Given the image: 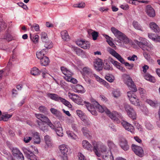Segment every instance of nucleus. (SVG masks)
I'll use <instances>...</instances> for the list:
<instances>
[{"label":"nucleus","instance_id":"1","mask_svg":"<svg viewBox=\"0 0 160 160\" xmlns=\"http://www.w3.org/2000/svg\"><path fill=\"white\" fill-rule=\"evenodd\" d=\"M124 81L130 89L132 90L127 92V95L130 103L135 106H140V101L134 93L137 91V89L132 79L129 75H126L124 77Z\"/></svg>","mask_w":160,"mask_h":160},{"label":"nucleus","instance_id":"2","mask_svg":"<svg viewBox=\"0 0 160 160\" xmlns=\"http://www.w3.org/2000/svg\"><path fill=\"white\" fill-rule=\"evenodd\" d=\"M96 108L98 109V111L101 112H105L106 114L115 122L119 123L120 122V119H122L121 114L116 111L111 112L105 106H102L99 104L96 101L94 103Z\"/></svg>","mask_w":160,"mask_h":160},{"label":"nucleus","instance_id":"3","mask_svg":"<svg viewBox=\"0 0 160 160\" xmlns=\"http://www.w3.org/2000/svg\"><path fill=\"white\" fill-rule=\"evenodd\" d=\"M138 40H135L134 42L137 45L144 51L150 52L153 48V45L148 42L146 38L140 37Z\"/></svg>","mask_w":160,"mask_h":160},{"label":"nucleus","instance_id":"4","mask_svg":"<svg viewBox=\"0 0 160 160\" xmlns=\"http://www.w3.org/2000/svg\"><path fill=\"white\" fill-rule=\"evenodd\" d=\"M108 50L110 54L116 58L121 63L124 64L125 66L128 69L130 70H131L133 69L134 66L133 64H130L128 62H126L125 60L122 57L112 48H109Z\"/></svg>","mask_w":160,"mask_h":160},{"label":"nucleus","instance_id":"5","mask_svg":"<svg viewBox=\"0 0 160 160\" xmlns=\"http://www.w3.org/2000/svg\"><path fill=\"white\" fill-rule=\"evenodd\" d=\"M111 29L112 32L119 41V42H123L125 44L129 43L128 38L123 33L114 27L111 28Z\"/></svg>","mask_w":160,"mask_h":160},{"label":"nucleus","instance_id":"6","mask_svg":"<svg viewBox=\"0 0 160 160\" xmlns=\"http://www.w3.org/2000/svg\"><path fill=\"white\" fill-rule=\"evenodd\" d=\"M47 96L50 99L55 101L61 102L64 105L69 108H71L72 106L70 102L60 96L58 94L53 93H48Z\"/></svg>","mask_w":160,"mask_h":160},{"label":"nucleus","instance_id":"7","mask_svg":"<svg viewBox=\"0 0 160 160\" xmlns=\"http://www.w3.org/2000/svg\"><path fill=\"white\" fill-rule=\"evenodd\" d=\"M92 70L89 67L87 66L84 67L81 72L83 78L86 82L88 83H91V80L88 78V77L92 78L93 74Z\"/></svg>","mask_w":160,"mask_h":160},{"label":"nucleus","instance_id":"8","mask_svg":"<svg viewBox=\"0 0 160 160\" xmlns=\"http://www.w3.org/2000/svg\"><path fill=\"white\" fill-rule=\"evenodd\" d=\"M125 111L128 115L133 120L136 119V114L133 108L129 104L124 103L123 104Z\"/></svg>","mask_w":160,"mask_h":160},{"label":"nucleus","instance_id":"9","mask_svg":"<svg viewBox=\"0 0 160 160\" xmlns=\"http://www.w3.org/2000/svg\"><path fill=\"white\" fill-rule=\"evenodd\" d=\"M13 156L17 160H24V156L22 153L17 148H11Z\"/></svg>","mask_w":160,"mask_h":160},{"label":"nucleus","instance_id":"10","mask_svg":"<svg viewBox=\"0 0 160 160\" xmlns=\"http://www.w3.org/2000/svg\"><path fill=\"white\" fill-rule=\"evenodd\" d=\"M132 148L135 154L139 157H142L144 156V151L141 147L132 144Z\"/></svg>","mask_w":160,"mask_h":160},{"label":"nucleus","instance_id":"11","mask_svg":"<svg viewBox=\"0 0 160 160\" xmlns=\"http://www.w3.org/2000/svg\"><path fill=\"white\" fill-rule=\"evenodd\" d=\"M22 150L26 157L28 159L30 160H37L36 156L30 151L28 148L23 147Z\"/></svg>","mask_w":160,"mask_h":160},{"label":"nucleus","instance_id":"12","mask_svg":"<svg viewBox=\"0 0 160 160\" xmlns=\"http://www.w3.org/2000/svg\"><path fill=\"white\" fill-rule=\"evenodd\" d=\"M59 148L61 152L63 155L62 157V160H68L67 153L68 152L67 146L64 144H62L59 146Z\"/></svg>","mask_w":160,"mask_h":160},{"label":"nucleus","instance_id":"13","mask_svg":"<svg viewBox=\"0 0 160 160\" xmlns=\"http://www.w3.org/2000/svg\"><path fill=\"white\" fill-rule=\"evenodd\" d=\"M103 65L102 60L99 58L95 59L93 62L94 69L98 71H100L102 70Z\"/></svg>","mask_w":160,"mask_h":160},{"label":"nucleus","instance_id":"14","mask_svg":"<svg viewBox=\"0 0 160 160\" xmlns=\"http://www.w3.org/2000/svg\"><path fill=\"white\" fill-rule=\"evenodd\" d=\"M77 44L84 49H88L90 47L89 42L82 40H78L76 41Z\"/></svg>","mask_w":160,"mask_h":160},{"label":"nucleus","instance_id":"15","mask_svg":"<svg viewBox=\"0 0 160 160\" xmlns=\"http://www.w3.org/2000/svg\"><path fill=\"white\" fill-rule=\"evenodd\" d=\"M122 126L125 130L133 133L134 132V128L132 124L126 121H123L121 122Z\"/></svg>","mask_w":160,"mask_h":160},{"label":"nucleus","instance_id":"16","mask_svg":"<svg viewBox=\"0 0 160 160\" xmlns=\"http://www.w3.org/2000/svg\"><path fill=\"white\" fill-rule=\"evenodd\" d=\"M93 146L92 147V150L95 153V155L98 157H100L101 155L100 152L99 151V146L100 144V142L96 141H93L92 143Z\"/></svg>","mask_w":160,"mask_h":160},{"label":"nucleus","instance_id":"17","mask_svg":"<svg viewBox=\"0 0 160 160\" xmlns=\"http://www.w3.org/2000/svg\"><path fill=\"white\" fill-rule=\"evenodd\" d=\"M85 106L88 111H89L92 115L95 116L97 115V112L95 110V108H96L95 107V105H92L91 103L88 102L86 103Z\"/></svg>","mask_w":160,"mask_h":160},{"label":"nucleus","instance_id":"18","mask_svg":"<svg viewBox=\"0 0 160 160\" xmlns=\"http://www.w3.org/2000/svg\"><path fill=\"white\" fill-rule=\"evenodd\" d=\"M119 145L121 148L124 151H127L129 149V146L128 142L124 138L121 139L119 142Z\"/></svg>","mask_w":160,"mask_h":160},{"label":"nucleus","instance_id":"19","mask_svg":"<svg viewBox=\"0 0 160 160\" xmlns=\"http://www.w3.org/2000/svg\"><path fill=\"white\" fill-rule=\"evenodd\" d=\"M146 12L147 14L150 17H154L155 16V11L150 5H148L147 6Z\"/></svg>","mask_w":160,"mask_h":160},{"label":"nucleus","instance_id":"20","mask_svg":"<svg viewBox=\"0 0 160 160\" xmlns=\"http://www.w3.org/2000/svg\"><path fill=\"white\" fill-rule=\"evenodd\" d=\"M72 88L75 92L82 94L84 93L86 91L82 86L79 84L74 86Z\"/></svg>","mask_w":160,"mask_h":160},{"label":"nucleus","instance_id":"21","mask_svg":"<svg viewBox=\"0 0 160 160\" xmlns=\"http://www.w3.org/2000/svg\"><path fill=\"white\" fill-rule=\"evenodd\" d=\"M35 115L36 117L38 119L41 120V121L40 122H42L43 123H44V122L47 123L48 122L50 121V120L48 117L45 116L43 115L40 114H35ZM38 122H39L38 121Z\"/></svg>","mask_w":160,"mask_h":160},{"label":"nucleus","instance_id":"22","mask_svg":"<svg viewBox=\"0 0 160 160\" xmlns=\"http://www.w3.org/2000/svg\"><path fill=\"white\" fill-rule=\"evenodd\" d=\"M82 144L83 148L85 149L90 151H92V146L88 141L86 140H83Z\"/></svg>","mask_w":160,"mask_h":160},{"label":"nucleus","instance_id":"23","mask_svg":"<svg viewBox=\"0 0 160 160\" xmlns=\"http://www.w3.org/2000/svg\"><path fill=\"white\" fill-rule=\"evenodd\" d=\"M48 50L46 49H43L40 51H38L36 52L37 58L39 59H41L44 57H45L44 55L46 54Z\"/></svg>","mask_w":160,"mask_h":160},{"label":"nucleus","instance_id":"24","mask_svg":"<svg viewBox=\"0 0 160 160\" xmlns=\"http://www.w3.org/2000/svg\"><path fill=\"white\" fill-rule=\"evenodd\" d=\"M150 28L153 32L158 33L160 31L159 28L155 22H151L149 24Z\"/></svg>","mask_w":160,"mask_h":160},{"label":"nucleus","instance_id":"25","mask_svg":"<svg viewBox=\"0 0 160 160\" xmlns=\"http://www.w3.org/2000/svg\"><path fill=\"white\" fill-rule=\"evenodd\" d=\"M102 156L104 160H114L111 151H109L107 153L102 154Z\"/></svg>","mask_w":160,"mask_h":160},{"label":"nucleus","instance_id":"26","mask_svg":"<svg viewBox=\"0 0 160 160\" xmlns=\"http://www.w3.org/2000/svg\"><path fill=\"white\" fill-rule=\"evenodd\" d=\"M12 116V114H8L7 112L3 113L2 115L1 118H0V121L3 120L4 121H7Z\"/></svg>","mask_w":160,"mask_h":160},{"label":"nucleus","instance_id":"27","mask_svg":"<svg viewBox=\"0 0 160 160\" xmlns=\"http://www.w3.org/2000/svg\"><path fill=\"white\" fill-rule=\"evenodd\" d=\"M38 124L40 129L44 132L48 130V126L44 123L42 122H38Z\"/></svg>","mask_w":160,"mask_h":160},{"label":"nucleus","instance_id":"28","mask_svg":"<svg viewBox=\"0 0 160 160\" xmlns=\"http://www.w3.org/2000/svg\"><path fill=\"white\" fill-rule=\"evenodd\" d=\"M82 131L84 135L88 138L90 139L92 138V135L87 128H82Z\"/></svg>","mask_w":160,"mask_h":160},{"label":"nucleus","instance_id":"29","mask_svg":"<svg viewBox=\"0 0 160 160\" xmlns=\"http://www.w3.org/2000/svg\"><path fill=\"white\" fill-rule=\"evenodd\" d=\"M40 60L41 64L42 66H47L50 62V60L46 56L44 57V58H42Z\"/></svg>","mask_w":160,"mask_h":160},{"label":"nucleus","instance_id":"30","mask_svg":"<svg viewBox=\"0 0 160 160\" xmlns=\"http://www.w3.org/2000/svg\"><path fill=\"white\" fill-rule=\"evenodd\" d=\"M34 138V143L39 144L40 142V138L39 137V133L38 132H35L33 134Z\"/></svg>","mask_w":160,"mask_h":160},{"label":"nucleus","instance_id":"31","mask_svg":"<svg viewBox=\"0 0 160 160\" xmlns=\"http://www.w3.org/2000/svg\"><path fill=\"white\" fill-rule=\"evenodd\" d=\"M31 74L34 76H37L40 74V70L36 67L32 68L31 70Z\"/></svg>","mask_w":160,"mask_h":160},{"label":"nucleus","instance_id":"32","mask_svg":"<svg viewBox=\"0 0 160 160\" xmlns=\"http://www.w3.org/2000/svg\"><path fill=\"white\" fill-rule=\"evenodd\" d=\"M38 110L40 112L47 115L48 114V111L47 108L44 106H41L38 108Z\"/></svg>","mask_w":160,"mask_h":160},{"label":"nucleus","instance_id":"33","mask_svg":"<svg viewBox=\"0 0 160 160\" xmlns=\"http://www.w3.org/2000/svg\"><path fill=\"white\" fill-rule=\"evenodd\" d=\"M113 64L116 67V68L119 70L120 71L122 72H125L126 70L125 69L121 66L120 65V64L118 62L115 61L113 62Z\"/></svg>","mask_w":160,"mask_h":160},{"label":"nucleus","instance_id":"34","mask_svg":"<svg viewBox=\"0 0 160 160\" xmlns=\"http://www.w3.org/2000/svg\"><path fill=\"white\" fill-rule=\"evenodd\" d=\"M144 78L147 80L152 82H155L156 80L154 77L151 75L150 74H146L144 76Z\"/></svg>","mask_w":160,"mask_h":160},{"label":"nucleus","instance_id":"35","mask_svg":"<svg viewBox=\"0 0 160 160\" xmlns=\"http://www.w3.org/2000/svg\"><path fill=\"white\" fill-rule=\"evenodd\" d=\"M132 25L134 28L138 30H139L143 31V30L142 27L140 24L137 21H134L132 23Z\"/></svg>","mask_w":160,"mask_h":160},{"label":"nucleus","instance_id":"36","mask_svg":"<svg viewBox=\"0 0 160 160\" xmlns=\"http://www.w3.org/2000/svg\"><path fill=\"white\" fill-rule=\"evenodd\" d=\"M66 133L68 135V136L72 139L74 140H76L78 139V136L75 134H74L72 131L70 130L67 131Z\"/></svg>","mask_w":160,"mask_h":160},{"label":"nucleus","instance_id":"37","mask_svg":"<svg viewBox=\"0 0 160 160\" xmlns=\"http://www.w3.org/2000/svg\"><path fill=\"white\" fill-rule=\"evenodd\" d=\"M62 38L64 40L66 41L69 39V36L66 31H62L61 33Z\"/></svg>","mask_w":160,"mask_h":160},{"label":"nucleus","instance_id":"38","mask_svg":"<svg viewBox=\"0 0 160 160\" xmlns=\"http://www.w3.org/2000/svg\"><path fill=\"white\" fill-rule=\"evenodd\" d=\"M30 38L32 41L34 43H36L38 42L39 38V36L38 35H35L30 34Z\"/></svg>","mask_w":160,"mask_h":160},{"label":"nucleus","instance_id":"39","mask_svg":"<svg viewBox=\"0 0 160 160\" xmlns=\"http://www.w3.org/2000/svg\"><path fill=\"white\" fill-rule=\"evenodd\" d=\"M55 131L57 135L59 136L62 137L63 135V131L62 128L61 126H59L55 128Z\"/></svg>","mask_w":160,"mask_h":160},{"label":"nucleus","instance_id":"40","mask_svg":"<svg viewBox=\"0 0 160 160\" xmlns=\"http://www.w3.org/2000/svg\"><path fill=\"white\" fill-rule=\"evenodd\" d=\"M88 33L89 34H91L92 36L93 40H96L98 36V33L96 31H93L92 30H89L88 31Z\"/></svg>","mask_w":160,"mask_h":160},{"label":"nucleus","instance_id":"41","mask_svg":"<svg viewBox=\"0 0 160 160\" xmlns=\"http://www.w3.org/2000/svg\"><path fill=\"white\" fill-rule=\"evenodd\" d=\"M113 96L115 98H118L121 96V92L119 89H114L112 92Z\"/></svg>","mask_w":160,"mask_h":160},{"label":"nucleus","instance_id":"42","mask_svg":"<svg viewBox=\"0 0 160 160\" xmlns=\"http://www.w3.org/2000/svg\"><path fill=\"white\" fill-rule=\"evenodd\" d=\"M70 75L69 76H66L65 77V78L68 81L70 82L73 83H76L77 82V80L74 78H72Z\"/></svg>","mask_w":160,"mask_h":160},{"label":"nucleus","instance_id":"43","mask_svg":"<svg viewBox=\"0 0 160 160\" xmlns=\"http://www.w3.org/2000/svg\"><path fill=\"white\" fill-rule=\"evenodd\" d=\"M68 96L69 98L72 99L73 102H75L76 100L78 98V96L74 93L69 92L68 94Z\"/></svg>","mask_w":160,"mask_h":160},{"label":"nucleus","instance_id":"44","mask_svg":"<svg viewBox=\"0 0 160 160\" xmlns=\"http://www.w3.org/2000/svg\"><path fill=\"white\" fill-rule=\"evenodd\" d=\"M45 42L44 47L46 49L48 50V49H50L53 47V44L51 41H45L43 42Z\"/></svg>","mask_w":160,"mask_h":160},{"label":"nucleus","instance_id":"45","mask_svg":"<svg viewBox=\"0 0 160 160\" xmlns=\"http://www.w3.org/2000/svg\"><path fill=\"white\" fill-rule=\"evenodd\" d=\"M76 112L77 115L82 121H84L85 120V116L84 115V113L82 111L79 110H77L76 111Z\"/></svg>","mask_w":160,"mask_h":160},{"label":"nucleus","instance_id":"46","mask_svg":"<svg viewBox=\"0 0 160 160\" xmlns=\"http://www.w3.org/2000/svg\"><path fill=\"white\" fill-rule=\"evenodd\" d=\"M99 149V151L101 153V152L102 153V154H104L105 153H107V152L110 151L108 150L107 151L106 147L102 145L101 146Z\"/></svg>","mask_w":160,"mask_h":160},{"label":"nucleus","instance_id":"47","mask_svg":"<svg viewBox=\"0 0 160 160\" xmlns=\"http://www.w3.org/2000/svg\"><path fill=\"white\" fill-rule=\"evenodd\" d=\"M29 25L30 26V28L32 30H33L34 28L36 32H38L39 31V27L38 24L34 23L32 25L30 24Z\"/></svg>","mask_w":160,"mask_h":160},{"label":"nucleus","instance_id":"48","mask_svg":"<svg viewBox=\"0 0 160 160\" xmlns=\"http://www.w3.org/2000/svg\"><path fill=\"white\" fill-rule=\"evenodd\" d=\"M7 25L6 23L3 21H0V32L4 30Z\"/></svg>","mask_w":160,"mask_h":160},{"label":"nucleus","instance_id":"49","mask_svg":"<svg viewBox=\"0 0 160 160\" xmlns=\"http://www.w3.org/2000/svg\"><path fill=\"white\" fill-rule=\"evenodd\" d=\"M74 102L77 104L80 105H83L84 103H85L86 105V103H87L85 101H83L81 98L79 96L78 98H77V99Z\"/></svg>","mask_w":160,"mask_h":160},{"label":"nucleus","instance_id":"50","mask_svg":"<svg viewBox=\"0 0 160 160\" xmlns=\"http://www.w3.org/2000/svg\"><path fill=\"white\" fill-rule=\"evenodd\" d=\"M105 78L108 81L110 82H113L114 80V77L112 75H107L105 76Z\"/></svg>","mask_w":160,"mask_h":160},{"label":"nucleus","instance_id":"51","mask_svg":"<svg viewBox=\"0 0 160 160\" xmlns=\"http://www.w3.org/2000/svg\"><path fill=\"white\" fill-rule=\"evenodd\" d=\"M44 140L46 143L47 145L48 146H50L51 145V140L50 137L48 135L45 136L44 137Z\"/></svg>","mask_w":160,"mask_h":160},{"label":"nucleus","instance_id":"52","mask_svg":"<svg viewBox=\"0 0 160 160\" xmlns=\"http://www.w3.org/2000/svg\"><path fill=\"white\" fill-rule=\"evenodd\" d=\"M98 81L101 84L103 85L105 87H106L108 88L110 87V86L108 83L104 80L101 78L98 80Z\"/></svg>","mask_w":160,"mask_h":160},{"label":"nucleus","instance_id":"53","mask_svg":"<svg viewBox=\"0 0 160 160\" xmlns=\"http://www.w3.org/2000/svg\"><path fill=\"white\" fill-rule=\"evenodd\" d=\"M61 70L62 72V73L65 75L69 76V73L70 72L67 70V69L63 67H61Z\"/></svg>","mask_w":160,"mask_h":160},{"label":"nucleus","instance_id":"54","mask_svg":"<svg viewBox=\"0 0 160 160\" xmlns=\"http://www.w3.org/2000/svg\"><path fill=\"white\" fill-rule=\"evenodd\" d=\"M133 123H134L136 128L138 129L139 131L140 132H142L143 131V128L140 124L135 121H134Z\"/></svg>","mask_w":160,"mask_h":160},{"label":"nucleus","instance_id":"55","mask_svg":"<svg viewBox=\"0 0 160 160\" xmlns=\"http://www.w3.org/2000/svg\"><path fill=\"white\" fill-rule=\"evenodd\" d=\"M74 50L77 54L78 55H81L83 53V51L79 48H74Z\"/></svg>","mask_w":160,"mask_h":160},{"label":"nucleus","instance_id":"56","mask_svg":"<svg viewBox=\"0 0 160 160\" xmlns=\"http://www.w3.org/2000/svg\"><path fill=\"white\" fill-rule=\"evenodd\" d=\"M107 144L110 149L115 148L116 147V146L115 144L113 143L112 141L111 140H108Z\"/></svg>","mask_w":160,"mask_h":160},{"label":"nucleus","instance_id":"57","mask_svg":"<svg viewBox=\"0 0 160 160\" xmlns=\"http://www.w3.org/2000/svg\"><path fill=\"white\" fill-rule=\"evenodd\" d=\"M146 102L149 105L152 107H155L157 104V102H154L150 99H147Z\"/></svg>","mask_w":160,"mask_h":160},{"label":"nucleus","instance_id":"58","mask_svg":"<svg viewBox=\"0 0 160 160\" xmlns=\"http://www.w3.org/2000/svg\"><path fill=\"white\" fill-rule=\"evenodd\" d=\"M41 39L43 42L47 41L48 40V36L46 33L42 32L41 34Z\"/></svg>","mask_w":160,"mask_h":160},{"label":"nucleus","instance_id":"59","mask_svg":"<svg viewBox=\"0 0 160 160\" xmlns=\"http://www.w3.org/2000/svg\"><path fill=\"white\" fill-rule=\"evenodd\" d=\"M145 127L146 128L149 130H151L153 128V125L149 122H146Z\"/></svg>","mask_w":160,"mask_h":160},{"label":"nucleus","instance_id":"60","mask_svg":"<svg viewBox=\"0 0 160 160\" xmlns=\"http://www.w3.org/2000/svg\"><path fill=\"white\" fill-rule=\"evenodd\" d=\"M143 55L144 57L148 61H150L152 60L149 54H148L147 53L145 52H143Z\"/></svg>","mask_w":160,"mask_h":160},{"label":"nucleus","instance_id":"61","mask_svg":"<svg viewBox=\"0 0 160 160\" xmlns=\"http://www.w3.org/2000/svg\"><path fill=\"white\" fill-rule=\"evenodd\" d=\"M78 160H87L85 156L81 152L78 153Z\"/></svg>","mask_w":160,"mask_h":160},{"label":"nucleus","instance_id":"62","mask_svg":"<svg viewBox=\"0 0 160 160\" xmlns=\"http://www.w3.org/2000/svg\"><path fill=\"white\" fill-rule=\"evenodd\" d=\"M85 6V3L82 2L79 3L78 4H75L73 6V7H77L79 8H83Z\"/></svg>","mask_w":160,"mask_h":160},{"label":"nucleus","instance_id":"63","mask_svg":"<svg viewBox=\"0 0 160 160\" xmlns=\"http://www.w3.org/2000/svg\"><path fill=\"white\" fill-rule=\"evenodd\" d=\"M138 58L136 55H133L132 56H129L128 58V59L130 61H134L135 60H137Z\"/></svg>","mask_w":160,"mask_h":160},{"label":"nucleus","instance_id":"64","mask_svg":"<svg viewBox=\"0 0 160 160\" xmlns=\"http://www.w3.org/2000/svg\"><path fill=\"white\" fill-rule=\"evenodd\" d=\"M156 35L152 33H148V37L149 38L154 41L156 37Z\"/></svg>","mask_w":160,"mask_h":160}]
</instances>
